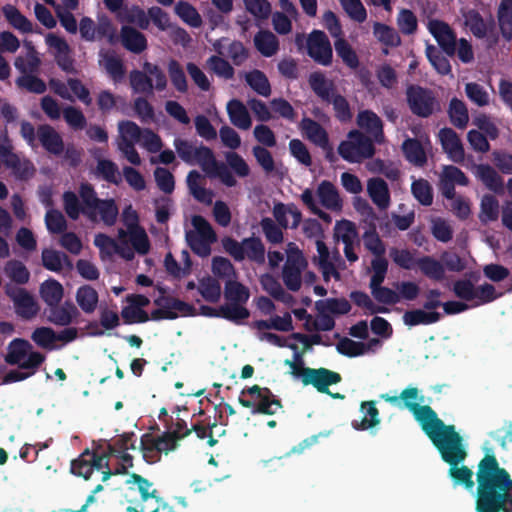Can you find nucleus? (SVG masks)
Returning a JSON list of instances; mask_svg holds the SVG:
<instances>
[{
    "label": "nucleus",
    "mask_w": 512,
    "mask_h": 512,
    "mask_svg": "<svg viewBox=\"0 0 512 512\" xmlns=\"http://www.w3.org/2000/svg\"><path fill=\"white\" fill-rule=\"evenodd\" d=\"M477 482V512H512V480L494 456L480 461Z\"/></svg>",
    "instance_id": "nucleus-1"
},
{
    "label": "nucleus",
    "mask_w": 512,
    "mask_h": 512,
    "mask_svg": "<svg viewBox=\"0 0 512 512\" xmlns=\"http://www.w3.org/2000/svg\"><path fill=\"white\" fill-rule=\"evenodd\" d=\"M287 345L294 352L292 360H285L288 366V373L294 378L300 379L305 385H313L320 392H327L328 386L340 381V375L325 368L312 369L304 367L302 355L311 347L309 337L302 334H295Z\"/></svg>",
    "instance_id": "nucleus-2"
},
{
    "label": "nucleus",
    "mask_w": 512,
    "mask_h": 512,
    "mask_svg": "<svg viewBox=\"0 0 512 512\" xmlns=\"http://www.w3.org/2000/svg\"><path fill=\"white\" fill-rule=\"evenodd\" d=\"M432 442L441 453L442 459L450 465L449 476L454 484L463 485L467 490L473 491V472L462 464L467 454L454 427L451 426L442 431L440 435L434 437Z\"/></svg>",
    "instance_id": "nucleus-3"
},
{
    "label": "nucleus",
    "mask_w": 512,
    "mask_h": 512,
    "mask_svg": "<svg viewBox=\"0 0 512 512\" xmlns=\"http://www.w3.org/2000/svg\"><path fill=\"white\" fill-rule=\"evenodd\" d=\"M94 244L99 249L102 259L119 255L125 260H132L135 253L147 254L151 246L145 229H119L117 239L100 233L95 236Z\"/></svg>",
    "instance_id": "nucleus-4"
},
{
    "label": "nucleus",
    "mask_w": 512,
    "mask_h": 512,
    "mask_svg": "<svg viewBox=\"0 0 512 512\" xmlns=\"http://www.w3.org/2000/svg\"><path fill=\"white\" fill-rule=\"evenodd\" d=\"M381 398L399 408L409 409L431 440L451 427L444 425L429 406L421 405L423 396L420 395L417 388L408 387L399 396L382 394Z\"/></svg>",
    "instance_id": "nucleus-5"
},
{
    "label": "nucleus",
    "mask_w": 512,
    "mask_h": 512,
    "mask_svg": "<svg viewBox=\"0 0 512 512\" xmlns=\"http://www.w3.org/2000/svg\"><path fill=\"white\" fill-rule=\"evenodd\" d=\"M250 297L247 287L241 283L228 280L225 285V304L219 309V315L231 320L240 321L249 316L245 304Z\"/></svg>",
    "instance_id": "nucleus-6"
},
{
    "label": "nucleus",
    "mask_w": 512,
    "mask_h": 512,
    "mask_svg": "<svg viewBox=\"0 0 512 512\" xmlns=\"http://www.w3.org/2000/svg\"><path fill=\"white\" fill-rule=\"evenodd\" d=\"M186 240L196 254L205 257L211 252V244L216 241V234L205 218L194 215L186 225Z\"/></svg>",
    "instance_id": "nucleus-7"
},
{
    "label": "nucleus",
    "mask_w": 512,
    "mask_h": 512,
    "mask_svg": "<svg viewBox=\"0 0 512 512\" xmlns=\"http://www.w3.org/2000/svg\"><path fill=\"white\" fill-rule=\"evenodd\" d=\"M5 359L7 363L17 365L20 369L36 373L45 361V356L36 351L29 341L16 338L9 343Z\"/></svg>",
    "instance_id": "nucleus-8"
},
{
    "label": "nucleus",
    "mask_w": 512,
    "mask_h": 512,
    "mask_svg": "<svg viewBox=\"0 0 512 512\" xmlns=\"http://www.w3.org/2000/svg\"><path fill=\"white\" fill-rule=\"evenodd\" d=\"M285 254L286 261L281 273L283 283L290 291H298L301 288L303 272L308 266V261L302 250L293 242L286 245Z\"/></svg>",
    "instance_id": "nucleus-9"
},
{
    "label": "nucleus",
    "mask_w": 512,
    "mask_h": 512,
    "mask_svg": "<svg viewBox=\"0 0 512 512\" xmlns=\"http://www.w3.org/2000/svg\"><path fill=\"white\" fill-rule=\"evenodd\" d=\"M118 136L116 138V145L123 157L132 165H140L142 160L135 148L138 144L143 129L136 123L123 120L117 125Z\"/></svg>",
    "instance_id": "nucleus-10"
},
{
    "label": "nucleus",
    "mask_w": 512,
    "mask_h": 512,
    "mask_svg": "<svg viewBox=\"0 0 512 512\" xmlns=\"http://www.w3.org/2000/svg\"><path fill=\"white\" fill-rule=\"evenodd\" d=\"M195 164H198L208 177L218 179L223 185L227 187L237 185L234 174L229 171L224 163L216 160L210 148L199 145L198 152L195 156Z\"/></svg>",
    "instance_id": "nucleus-11"
},
{
    "label": "nucleus",
    "mask_w": 512,
    "mask_h": 512,
    "mask_svg": "<svg viewBox=\"0 0 512 512\" xmlns=\"http://www.w3.org/2000/svg\"><path fill=\"white\" fill-rule=\"evenodd\" d=\"M239 403L243 407L250 408L252 413L272 415L280 409L279 402L273 399L271 392L267 388L257 385L244 389L241 392Z\"/></svg>",
    "instance_id": "nucleus-12"
},
{
    "label": "nucleus",
    "mask_w": 512,
    "mask_h": 512,
    "mask_svg": "<svg viewBox=\"0 0 512 512\" xmlns=\"http://www.w3.org/2000/svg\"><path fill=\"white\" fill-rule=\"evenodd\" d=\"M338 152L341 157L352 163L361 162L365 158H369L374 153L372 142L359 131H351L347 139L343 141Z\"/></svg>",
    "instance_id": "nucleus-13"
},
{
    "label": "nucleus",
    "mask_w": 512,
    "mask_h": 512,
    "mask_svg": "<svg viewBox=\"0 0 512 512\" xmlns=\"http://www.w3.org/2000/svg\"><path fill=\"white\" fill-rule=\"evenodd\" d=\"M125 483L129 485L130 489L138 490L140 492L143 502H147L149 499H154L156 506L153 507L152 512H173L172 508L166 502L157 497V491L152 489V483L148 480L137 474H131L126 478ZM127 512H145V508L141 507L139 511L137 508L129 506L127 508Z\"/></svg>",
    "instance_id": "nucleus-14"
},
{
    "label": "nucleus",
    "mask_w": 512,
    "mask_h": 512,
    "mask_svg": "<svg viewBox=\"0 0 512 512\" xmlns=\"http://www.w3.org/2000/svg\"><path fill=\"white\" fill-rule=\"evenodd\" d=\"M141 443L143 457L148 462H155L158 459V454H167L176 448L177 437L174 433H164L158 437L145 435Z\"/></svg>",
    "instance_id": "nucleus-15"
},
{
    "label": "nucleus",
    "mask_w": 512,
    "mask_h": 512,
    "mask_svg": "<svg viewBox=\"0 0 512 512\" xmlns=\"http://www.w3.org/2000/svg\"><path fill=\"white\" fill-rule=\"evenodd\" d=\"M49 86L55 94L65 100L74 101L78 99L86 105L91 104L92 99L89 90L78 79L70 78L66 83L57 79H50Z\"/></svg>",
    "instance_id": "nucleus-16"
},
{
    "label": "nucleus",
    "mask_w": 512,
    "mask_h": 512,
    "mask_svg": "<svg viewBox=\"0 0 512 512\" xmlns=\"http://www.w3.org/2000/svg\"><path fill=\"white\" fill-rule=\"evenodd\" d=\"M412 132L416 139H406L402 144V150L409 162L422 166L426 162V151L431 143L421 128L413 127Z\"/></svg>",
    "instance_id": "nucleus-17"
},
{
    "label": "nucleus",
    "mask_w": 512,
    "mask_h": 512,
    "mask_svg": "<svg viewBox=\"0 0 512 512\" xmlns=\"http://www.w3.org/2000/svg\"><path fill=\"white\" fill-rule=\"evenodd\" d=\"M5 292L13 301L16 313L21 317L30 319L39 312L37 301L27 290L7 285Z\"/></svg>",
    "instance_id": "nucleus-18"
},
{
    "label": "nucleus",
    "mask_w": 512,
    "mask_h": 512,
    "mask_svg": "<svg viewBox=\"0 0 512 512\" xmlns=\"http://www.w3.org/2000/svg\"><path fill=\"white\" fill-rule=\"evenodd\" d=\"M426 28L447 54H454L456 35L447 23L436 18H428Z\"/></svg>",
    "instance_id": "nucleus-19"
},
{
    "label": "nucleus",
    "mask_w": 512,
    "mask_h": 512,
    "mask_svg": "<svg viewBox=\"0 0 512 512\" xmlns=\"http://www.w3.org/2000/svg\"><path fill=\"white\" fill-rule=\"evenodd\" d=\"M316 250L317 255L313 260L321 270L324 280L329 281L331 278L340 280V275L336 267V262L339 258L338 253L331 254L322 240L316 241Z\"/></svg>",
    "instance_id": "nucleus-20"
},
{
    "label": "nucleus",
    "mask_w": 512,
    "mask_h": 512,
    "mask_svg": "<svg viewBox=\"0 0 512 512\" xmlns=\"http://www.w3.org/2000/svg\"><path fill=\"white\" fill-rule=\"evenodd\" d=\"M308 54L318 63L327 65L332 58V48L327 36L322 32L313 31L307 41Z\"/></svg>",
    "instance_id": "nucleus-21"
},
{
    "label": "nucleus",
    "mask_w": 512,
    "mask_h": 512,
    "mask_svg": "<svg viewBox=\"0 0 512 512\" xmlns=\"http://www.w3.org/2000/svg\"><path fill=\"white\" fill-rule=\"evenodd\" d=\"M108 466L106 456L90 453L83 454L79 459L71 464L73 474L89 479L94 471H101Z\"/></svg>",
    "instance_id": "nucleus-22"
},
{
    "label": "nucleus",
    "mask_w": 512,
    "mask_h": 512,
    "mask_svg": "<svg viewBox=\"0 0 512 512\" xmlns=\"http://www.w3.org/2000/svg\"><path fill=\"white\" fill-rule=\"evenodd\" d=\"M45 43L58 65L66 72H74L73 60L70 58V48L67 42L63 38L49 33L45 37Z\"/></svg>",
    "instance_id": "nucleus-23"
},
{
    "label": "nucleus",
    "mask_w": 512,
    "mask_h": 512,
    "mask_svg": "<svg viewBox=\"0 0 512 512\" xmlns=\"http://www.w3.org/2000/svg\"><path fill=\"white\" fill-rule=\"evenodd\" d=\"M407 98L412 111L420 116L430 115L436 107L432 95L420 87H410Z\"/></svg>",
    "instance_id": "nucleus-24"
},
{
    "label": "nucleus",
    "mask_w": 512,
    "mask_h": 512,
    "mask_svg": "<svg viewBox=\"0 0 512 512\" xmlns=\"http://www.w3.org/2000/svg\"><path fill=\"white\" fill-rule=\"evenodd\" d=\"M438 137L444 152L448 158L456 163L464 161L465 152L460 138L450 128H443L439 131Z\"/></svg>",
    "instance_id": "nucleus-25"
},
{
    "label": "nucleus",
    "mask_w": 512,
    "mask_h": 512,
    "mask_svg": "<svg viewBox=\"0 0 512 512\" xmlns=\"http://www.w3.org/2000/svg\"><path fill=\"white\" fill-rule=\"evenodd\" d=\"M381 347V341L377 338H372L367 342L354 341L348 338L342 339L337 344V350L346 356L357 357L369 353H375Z\"/></svg>",
    "instance_id": "nucleus-26"
},
{
    "label": "nucleus",
    "mask_w": 512,
    "mask_h": 512,
    "mask_svg": "<svg viewBox=\"0 0 512 512\" xmlns=\"http://www.w3.org/2000/svg\"><path fill=\"white\" fill-rule=\"evenodd\" d=\"M468 183V178L459 168L452 165L443 167L440 174V189L446 198L452 199L454 197L455 184L466 186Z\"/></svg>",
    "instance_id": "nucleus-27"
},
{
    "label": "nucleus",
    "mask_w": 512,
    "mask_h": 512,
    "mask_svg": "<svg viewBox=\"0 0 512 512\" xmlns=\"http://www.w3.org/2000/svg\"><path fill=\"white\" fill-rule=\"evenodd\" d=\"M160 309L153 314L154 319H174L192 314V307L187 303L175 298H166L158 302Z\"/></svg>",
    "instance_id": "nucleus-28"
},
{
    "label": "nucleus",
    "mask_w": 512,
    "mask_h": 512,
    "mask_svg": "<svg viewBox=\"0 0 512 512\" xmlns=\"http://www.w3.org/2000/svg\"><path fill=\"white\" fill-rule=\"evenodd\" d=\"M37 138L42 147L51 154L60 155L64 151L61 135L50 125H40L37 129Z\"/></svg>",
    "instance_id": "nucleus-29"
},
{
    "label": "nucleus",
    "mask_w": 512,
    "mask_h": 512,
    "mask_svg": "<svg viewBox=\"0 0 512 512\" xmlns=\"http://www.w3.org/2000/svg\"><path fill=\"white\" fill-rule=\"evenodd\" d=\"M23 49L24 53L16 57L14 61L15 68L22 74L36 72L41 60L32 42L24 41Z\"/></svg>",
    "instance_id": "nucleus-30"
},
{
    "label": "nucleus",
    "mask_w": 512,
    "mask_h": 512,
    "mask_svg": "<svg viewBox=\"0 0 512 512\" xmlns=\"http://www.w3.org/2000/svg\"><path fill=\"white\" fill-rule=\"evenodd\" d=\"M315 199L327 209L339 211L342 208V200L337 189L328 181H322L318 185Z\"/></svg>",
    "instance_id": "nucleus-31"
},
{
    "label": "nucleus",
    "mask_w": 512,
    "mask_h": 512,
    "mask_svg": "<svg viewBox=\"0 0 512 512\" xmlns=\"http://www.w3.org/2000/svg\"><path fill=\"white\" fill-rule=\"evenodd\" d=\"M226 109L229 119L234 126L243 130H247L251 127V117L242 102L232 99L227 103Z\"/></svg>",
    "instance_id": "nucleus-32"
},
{
    "label": "nucleus",
    "mask_w": 512,
    "mask_h": 512,
    "mask_svg": "<svg viewBox=\"0 0 512 512\" xmlns=\"http://www.w3.org/2000/svg\"><path fill=\"white\" fill-rule=\"evenodd\" d=\"M79 30L81 36L88 41L95 40L97 34H103L110 40L114 37V29L107 20H101L99 27L96 29L94 22L90 18L85 17L80 22Z\"/></svg>",
    "instance_id": "nucleus-33"
},
{
    "label": "nucleus",
    "mask_w": 512,
    "mask_h": 512,
    "mask_svg": "<svg viewBox=\"0 0 512 512\" xmlns=\"http://www.w3.org/2000/svg\"><path fill=\"white\" fill-rule=\"evenodd\" d=\"M472 172L483 184L494 192H500L503 188V182L497 172L489 165H473Z\"/></svg>",
    "instance_id": "nucleus-34"
},
{
    "label": "nucleus",
    "mask_w": 512,
    "mask_h": 512,
    "mask_svg": "<svg viewBox=\"0 0 512 512\" xmlns=\"http://www.w3.org/2000/svg\"><path fill=\"white\" fill-rule=\"evenodd\" d=\"M357 123L364 129L375 141L381 142L383 138L382 122L380 118L372 111L364 110L358 114Z\"/></svg>",
    "instance_id": "nucleus-35"
},
{
    "label": "nucleus",
    "mask_w": 512,
    "mask_h": 512,
    "mask_svg": "<svg viewBox=\"0 0 512 512\" xmlns=\"http://www.w3.org/2000/svg\"><path fill=\"white\" fill-rule=\"evenodd\" d=\"M39 294L41 299L48 306L55 307L61 302L64 296V288L60 282L49 278L41 283L39 287Z\"/></svg>",
    "instance_id": "nucleus-36"
},
{
    "label": "nucleus",
    "mask_w": 512,
    "mask_h": 512,
    "mask_svg": "<svg viewBox=\"0 0 512 512\" xmlns=\"http://www.w3.org/2000/svg\"><path fill=\"white\" fill-rule=\"evenodd\" d=\"M75 300L84 313L92 314L97 309L99 295L90 285H82L76 290Z\"/></svg>",
    "instance_id": "nucleus-37"
},
{
    "label": "nucleus",
    "mask_w": 512,
    "mask_h": 512,
    "mask_svg": "<svg viewBox=\"0 0 512 512\" xmlns=\"http://www.w3.org/2000/svg\"><path fill=\"white\" fill-rule=\"evenodd\" d=\"M367 192L380 209H386L390 204V195L388 186L380 178H372L367 182Z\"/></svg>",
    "instance_id": "nucleus-38"
},
{
    "label": "nucleus",
    "mask_w": 512,
    "mask_h": 512,
    "mask_svg": "<svg viewBox=\"0 0 512 512\" xmlns=\"http://www.w3.org/2000/svg\"><path fill=\"white\" fill-rule=\"evenodd\" d=\"M273 215L284 228H295L301 221V213L294 205L277 204L274 206Z\"/></svg>",
    "instance_id": "nucleus-39"
},
{
    "label": "nucleus",
    "mask_w": 512,
    "mask_h": 512,
    "mask_svg": "<svg viewBox=\"0 0 512 512\" xmlns=\"http://www.w3.org/2000/svg\"><path fill=\"white\" fill-rule=\"evenodd\" d=\"M94 211V217H88L91 221L101 220L107 225L114 224L117 215L118 208L113 200H98L92 207Z\"/></svg>",
    "instance_id": "nucleus-40"
},
{
    "label": "nucleus",
    "mask_w": 512,
    "mask_h": 512,
    "mask_svg": "<svg viewBox=\"0 0 512 512\" xmlns=\"http://www.w3.org/2000/svg\"><path fill=\"white\" fill-rule=\"evenodd\" d=\"M219 54L230 57L235 64H241L247 58V52L242 43L237 41L229 42L226 39L218 40L214 44Z\"/></svg>",
    "instance_id": "nucleus-41"
},
{
    "label": "nucleus",
    "mask_w": 512,
    "mask_h": 512,
    "mask_svg": "<svg viewBox=\"0 0 512 512\" xmlns=\"http://www.w3.org/2000/svg\"><path fill=\"white\" fill-rule=\"evenodd\" d=\"M2 13L8 23L22 33L33 31V25L15 6L6 4L2 7Z\"/></svg>",
    "instance_id": "nucleus-42"
},
{
    "label": "nucleus",
    "mask_w": 512,
    "mask_h": 512,
    "mask_svg": "<svg viewBox=\"0 0 512 512\" xmlns=\"http://www.w3.org/2000/svg\"><path fill=\"white\" fill-rule=\"evenodd\" d=\"M260 284L268 294L277 300H280L286 304L292 301V296L288 294L278 279L271 274H263L260 277Z\"/></svg>",
    "instance_id": "nucleus-43"
},
{
    "label": "nucleus",
    "mask_w": 512,
    "mask_h": 512,
    "mask_svg": "<svg viewBox=\"0 0 512 512\" xmlns=\"http://www.w3.org/2000/svg\"><path fill=\"white\" fill-rule=\"evenodd\" d=\"M32 341L40 348L54 351L62 348L56 344V332L49 327H38L31 334Z\"/></svg>",
    "instance_id": "nucleus-44"
},
{
    "label": "nucleus",
    "mask_w": 512,
    "mask_h": 512,
    "mask_svg": "<svg viewBox=\"0 0 512 512\" xmlns=\"http://www.w3.org/2000/svg\"><path fill=\"white\" fill-rule=\"evenodd\" d=\"M438 320L439 313L436 311H427L425 308L407 311L403 315V322L409 327L416 325H428L435 323Z\"/></svg>",
    "instance_id": "nucleus-45"
},
{
    "label": "nucleus",
    "mask_w": 512,
    "mask_h": 512,
    "mask_svg": "<svg viewBox=\"0 0 512 512\" xmlns=\"http://www.w3.org/2000/svg\"><path fill=\"white\" fill-rule=\"evenodd\" d=\"M121 37L123 45L131 52L140 53L147 47L144 35L133 28L123 27Z\"/></svg>",
    "instance_id": "nucleus-46"
},
{
    "label": "nucleus",
    "mask_w": 512,
    "mask_h": 512,
    "mask_svg": "<svg viewBox=\"0 0 512 512\" xmlns=\"http://www.w3.org/2000/svg\"><path fill=\"white\" fill-rule=\"evenodd\" d=\"M300 128L304 136L318 146L325 147L328 139L325 130L311 119H303Z\"/></svg>",
    "instance_id": "nucleus-47"
},
{
    "label": "nucleus",
    "mask_w": 512,
    "mask_h": 512,
    "mask_svg": "<svg viewBox=\"0 0 512 512\" xmlns=\"http://www.w3.org/2000/svg\"><path fill=\"white\" fill-rule=\"evenodd\" d=\"M362 417L360 421H354L353 426L357 430H368L380 423L379 413L374 402H366L361 406Z\"/></svg>",
    "instance_id": "nucleus-48"
},
{
    "label": "nucleus",
    "mask_w": 512,
    "mask_h": 512,
    "mask_svg": "<svg viewBox=\"0 0 512 512\" xmlns=\"http://www.w3.org/2000/svg\"><path fill=\"white\" fill-rule=\"evenodd\" d=\"M257 50L265 57L274 55L279 47L276 36L270 31H260L254 37Z\"/></svg>",
    "instance_id": "nucleus-49"
},
{
    "label": "nucleus",
    "mask_w": 512,
    "mask_h": 512,
    "mask_svg": "<svg viewBox=\"0 0 512 512\" xmlns=\"http://www.w3.org/2000/svg\"><path fill=\"white\" fill-rule=\"evenodd\" d=\"M309 84L312 90L323 100L330 101V97L335 94L332 81L321 73H312L309 77Z\"/></svg>",
    "instance_id": "nucleus-50"
},
{
    "label": "nucleus",
    "mask_w": 512,
    "mask_h": 512,
    "mask_svg": "<svg viewBox=\"0 0 512 512\" xmlns=\"http://www.w3.org/2000/svg\"><path fill=\"white\" fill-rule=\"evenodd\" d=\"M99 64L106 70L114 83H118L123 80L125 74L123 65L114 55L101 53Z\"/></svg>",
    "instance_id": "nucleus-51"
},
{
    "label": "nucleus",
    "mask_w": 512,
    "mask_h": 512,
    "mask_svg": "<svg viewBox=\"0 0 512 512\" xmlns=\"http://www.w3.org/2000/svg\"><path fill=\"white\" fill-rule=\"evenodd\" d=\"M334 237L343 244L358 243V233L354 223L349 220H341L335 224Z\"/></svg>",
    "instance_id": "nucleus-52"
},
{
    "label": "nucleus",
    "mask_w": 512,
    "mask_h": 512,
    "mask_svg": "<svg viewBox=\"0 0 512 512\" xmlns=\"http://www.w3.org/2000/svg\"><path fill=\"white\" fill-rule=\"evenodd\" d=\"M175 13L189 26L197 28L202 25V18L196 8L188 2L180 1L175 5Z\"/></svg>",
    "instance_id": "nucleus-53"
},
{
    "label": "nucleus",
    "mask_w": 512,
    "mask_h": 512,
    "mask_svg": "<svg viewBox=\"0 0 512 512\" xmlns=\"http://www.w3.org/2000/svg\"><path fill=\"white\" fill-rule=\"evenodd\" d=\"M42 264L50 271L59 272L65 265H69V261L67 256L59 251L44 249L42 251Z\"/></svg>",
    "instance_id": "nucleus-54"
},
{
    "label": "nucleus",
    "mask_w": 512,
    "mask_h": 512,
    "mask_svg": "<svg viewBox=\"0 0 512 512\" xmlns=\"http://www.w3.org/2000/svg\"><path fill=\"white\" fill-rule=\"evenodd\" d=\"M5 275L13 282L25 284L29 281L30 272L26 266L17 260H10L4 266Z\"/></svg>",
    "instance_id": "nucleus-55"
},
{
    "label": "nucleus",
    "mask_w": 512,
    "mask_h": 512,
    "mask_svg": "<svg viewBox=\"0 0 512 512\" xmlns=\"http://www.w3.org/2000/svg\"><path fill=\"white\" fill-rule=\"evenodd\" d=\"M129 81L134 93L152 94L154 85L152 78H149L145 71L134 70L129 75Z\"/></svg>",
    "instance_id": "nucleus-56"
},
{
    "label": "nucleus",
    "mask_w": 512,
    "mask_h": 512,
    "mask_svg": "<svg viewBox=\"0 0 512 512\" xmlns=\"http://www.w3.org/2000/svg\"><path fill=\"white\" fill-rule=\"evenodd\" d=\"M498 22L503 35L511 37L512 28V0H502L498 8Z\"/></svg>",
    "instance_id": "nucleus-57"
},
{
    "label": "nucleus",
    "mask_w": 512,
    "mask_h": 512,
    "mask_svg": "<svg viewBox=\"0 0 512 512\" xmlns=\"http://www.w3.org/2000/svg\"><path fill=\"white\" fill-rule=\"evenodd\" d=\"M174 148L178 156L188 164H195V156L198 152L199 145H195L192 142L177 137L173 142Z\"/></svg>",
    "instance_id": "nucleus-58"
},
{
    "label": "nucleus",
    "mask_w": 512,
    "mask_h": 512,
    "mask_svg": "<svg viewBox=\"0 0 512 512\" xmlns=\"http://www.w3.org/2000/svg\"><path fill=\"white\" fill-rule=\"evenodd\" d=\"M449 116L455 126L464 128L469 120L468 110L464 102L455 98L452 99L449 106Z\"/></svg>",
    "instance_id": "nucleus-59"
},
{
    "label": "nucleus",
    "mask_w": 512,
    "mask_h": 512,
    "mask_svg": "<svg viewBox=\"0 0 512 512\" xmlns=\"http://www.w3.org/2000/svg\"><path fill=\"white\" fill-rule=\"evenodd\" d=\"M18 87L25 89L29 92L42 94L46 91L45 82L33 73H25L16 79Z\"/></svg>",
    "instance_id": "nucleus-60"
},
{
    "label": "nucleus",
    "mask_w": 512,
    "mask_h": 512,
    "mask_svg": "<svg viewBox=\"0 0 512 512\" xmlns=\"http://www.w3.org/2000/svg\"><path fill=\"white\" fill-rule=\"evenodd\" d=\"M118 18L121 21L134 23L142 29H146L149 25V19L146 13L137 6L119 11Z\"/></svg>",
    "instance_id": "nucleus-61"
},
{
    "label": "nucleus",
    "mask_w": 512,
    "mask_h": 512,
    "mask_svg": "<svg viewBox=\"0 0 512 512\" xmlns=\"http://www.w3.org/2000/svg\"><path fill=\"white\" fill-rule=\"evenodd\" d=\"M246 81L248 85L262 96H269L271 87L267 77L260 71L254 70L246 74Z\"/></svg>",
    "instance_id": "nucleus-62"
},
{
    "label": "nucleus",
    "mask_w": 512,
    "mask_h": 512,
    "mask_svg": "<svg viewBox=\"0 0 512 512\" xmlns=\"http://www.w3.org/2000/svg\"><path fill=\"white\" fill-rule=\"evenodd\" d=\"M465 25L476 37H484L491 26L486 23L476 11H468L464 14Z\"/></svg>",
    "instance_id": "nucleus-63"
},
{
    "label": "nucleus",
    "mask_w": 512,
    "mask_h": 512,
    "mask_svg": "<svg viewBox=\"0 0 512 512\" xmlns=\"http://www.w3.org/2000/svg\"><path fill=\"white\" fill-rule=\"evenodd\" d=\"M479 218L482 222L495 221L499 215V203L491 195H484L481 199Z\"/></svg>",
    "instance_id": "nucleus-64"
}]
</instances>
